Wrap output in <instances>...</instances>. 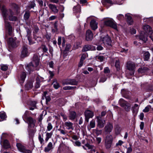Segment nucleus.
Wrapping results in <instances>:
<instances>
[{
    "instance_id": "60",
    "label": "nucleus",
    "mask_w": 153,
    "mask_h": 153,
    "mask_svg": "<svg viewBox=\"0 0 153 153\" xmlns=\"http://www.w3.org/2000/svg\"><path fill=\"white\" fill-rule=\"evenodd\" d=\"M58 44L60 45H61V37H59L58 39Z\"/></svg>"
},
{
    "instance_id": "32",
    "label": "nucleus",
    "mask_w": 153,
    "mask_h": 153,
    "mask_svg": "<svg viewBox=\"0 0 153 153\" xmlns=\"http://www.w3.org/2000/svg\"><path fill=\"white\" fill-rule=\"evenodd\" d=\"M26 73L25 72H22L21 75H20V80L22 81L23 82L26 77Z\"/></svg>"
},
{
    "instance_id": "11",
    "label": "nucleus",
    "mask_w": 153,
    "mask_h": 153,
    "mask_svg": "<svg viewBox=\"0 0 153 153\" xmlns=\"http://www.w3.org/2000/svg\"><path fill=\"white\" fill-rule=\"evenodd\" d=\"M96 118L98 126L100 128L103 127L105 123V121L102 120L101 117H100L97 116Z\"/></svg>"
},
{
    "instance_id": "21",
    "label": "nucleus",
    "mask_w": 153,
    "mask_h": 153,
    "mask_svg": "<svg viewBox=\"0 0 153 153\" xmlns=\"http://www.w3.org/2000/svg\"><path fill=\"white\" fill-rule=\"evenodd\" d=\"M148 71V68L145 67H141L138 70V73L141 74H143L146 73Z\"/></svg>"
},
{
    "instance_id": "1",
    "label": "nucleus",
    "mask_w": 153,
    "mask_h": 153,
    "mask_svg": "<svg viewBox=\"0 0 153 153\" xmlns=\"http://www.w3.org/2000/svg\"><path fill=\"white\" fill-rule=\"evenodd\" d=\"M19 6L15 4H12L11 8L8 10L6 9L4 7H3L1 9L2 15L4 21L5 26L10 35L11 34L12 28L10 22L8 20L16 21L17 18L13 15L19 13Z\"/></svg>"
},
{
    "instance_id": "15",
    "label": "nucleus",
    "mask_w": 153,
    "mask_h": 153,
    "mask_svg": "<svg viewBox=\"0 0 153 153\" xmlns=\"http://www.w3.org/2000/svg\"><path fill=\"white\" fill-rule=\"evenodd\" d=\"M96 50V48L93 46L91 45H85L82 49L83 52L86 51H94Z\"/></svg>"
},
{
    "instance_id": "57",
    "label": "nucleus",
    "mask_w": 153,
    "mask_h": 153,
    "mask_svg": "<svg viewBox=\"0 0 153 153\" xmlns=\"http://www.w3.org/2000/svg\"><path fill=\"white\" fill-rule=\"evenodd\" d=\"M132 149L131 146H130L127 149L126 153H130L132 152Z\"/></svg>"
},
{
    "instance_id": "58",
    "label": "nucleus",
    "mask_w": 153,
    "mask_h": 153,
    "mask_svg": "<svg viewBox=\"0 0 153 153\" xmlns=\"http://www.w3.org/2000/svg\"><path fill=\"white\" fill-rule=\"evenodd\" d=\"M57 17L56 16H52L49 17V20L50 21H51L53 20H54Z\"/></svg>"
},
{
    "instance_id": "2",
    "label": "nucleus",
    "mask_w": 153,
    "mask_h": 153,
    "mask_svg": "<svg viewBox=\"0 0 153 153\" xmlns=\"http://www.w3.org/2000/svg\"><path fill=\"white\" fill-rule=\"evenodd\" d=\"M39 59L37 55H34L33 59L30 64L28 65L26 67V69L29 71H33L35 70H38L39 69Z\"/></svg>"
},
{
    "instance_id": "10",
    "label": "nucleus",
    "mask_w": 153,
    "mask_h": 153,
    "mask_svg": "<svg viewBox=\"0 0 153 153\" xmlns=\"http://www.w3.org/2000/svg\"><path fill=\"white\" fill-rule=\"evenodd\" d=\"M101 40L104 45H111V39L110 37L108 35L101 38Z\"/></svg>"
},
{
    "instance_id": "34",
    "label": "nucleus",
    "mask_w": 153,
    "mask_h": 153,
    "mask_svg": "<svg viewBox=\"0 0 153 153\" xmlns=\"http://www.w3.org/2000/svg\"><path fill=\"white\" fill-rule=\"evenodd\" d=\"M113 140V137L111 135H108L106 136L105 142H112Z\"/></svg>"
},
{
    "instance_id": "14",
    "label": "nucleus",
    "mask_w": 153,
    "mask_h": 153,
    "mask_svg": "<svg viewBox=\"0 0 153 153\" xmlns=\"http://www.w3.org/2000/svg\"><path fill=\"white\" fill-rule=\"evenodd\" d=\"M93 38V34L90 30L87 31L86 33V39L88 41L91 40Z\"/></svg>"
},
{
    "instance_id": "4",
    "label": "nucleus",
    "mask_w": 153,
    "mask_h": 153,
    "mask_svg": "<svg viewBox=\"0 0 153 153\" xmlns=\"http://www.w3.org/2000/svg\"><path fill=\"white\" fill-rule=\"evenodd\" d=\"M126 67L128 70L131 71L130 75L131 76L134 75L136 68L135 63L131 61H129L126 64Z\"/></svg>"
},
{
    "instance_id": "63",
    "label": "nucleus",
    "mask_w": 153,
    "mask_h": 153,
    "mask_svg": "<svg viewBox=\"0 0 153 153\" xmlns=\"http://www.w3.org/2000/svg\"><path fill=\"white\" fill-rule=\"evenodd\" d=\"M97 49L98 51H101L103 49V48L100 45L98 46L97 48Z\"/></svg>"
},
{
    "instance_id": "5",
    "label": "nucleus",
    "mask_w": 153,
    "mask_h": 153,
    "mask_svg": "<svg viewBox=\"0 0 153 153\" xmlns=\"http://www.w3.org/2000/svg\"><path fill=\"white\" fill-rule=\"evenodd\" d=\"M8 44L10 48H15L19 45V41L16 39L11 38L8 39Z\"/></svg>"
},
{
    "instance_id": "44",
    "label": "nucleus",
    "mask_w": 153,
    "mask_h": 153,
    "mask_svg": "<svg viewBox=\"0 0 153 153\" xmlns=\"http://www.w3.org/2000/svg\"><path fill=\"white\" fill-rule=\"evenodd\" d=\"M151 108V106L148 105L145 107V109L143 110V111L144 112H148L149 111L150 108Z\"/></svg>"
},
{
    "instance_id": "37",
    "label": "nucleus",
    "mask_w": 153,
    "mask_h": 153,
    "mask_svg": "<svg viewBox=\"0 0 153 153\" xmlns=\"http://www.w3.org/2000/svg\"><path fill=\"white\" fill-rule=\"evenodd\" d=\"M30 16V11H27L25 13L24 15V18L25 20H27L29 18Z\"/></svg>"
},
{
    "instance_id": "22",
    "label": "nucleus",
    "mask_w": 153,
    "mask_h": 153,
    "mask_svg": "<svg viewBox=\"0 0 153 153\" xmlns=\"http://www.w3.org/2000/svg\"><path fill=\"white\" fill-rule=\"evenodd\" d=\"M113 128L112 125L110 123L107 124L105 128V131L108 132H111Z\"/></svg>"
},
{
    "instance_id": "49",
    "label": "nucleus",
    "mask_w": 153,
    "mask_h": 153,
    "mask_svg": "<svg viewBox=\"0 0 153 153\" xmlns=\"http://www.w3.org/2000/svg\"><path fill=\"white\" fill-rule=\"evenodd\" d=\"M117 18L119 20H121L124 19V16L123 15L120 14L117 16Z\"/></svg>"
},
{
    "instance_id": "59",
    "label": "nucleus",
    "mask_w": 153,
    "mask_h": 153,
    "mask_svg": "<svg viewBox=\"0 0 153 153\" xmlns=\"http://www.w3.org/2000/svg\"><path fill=\"white\" fill-rule=\"evenodd\" d=\"M53 62L52 61H50L49 62V67L52 68L53 67Z\"/></svg>"
},
{
    "instance_id": "17",
    "label": "nucleus",
    "mask_w": 153,
    "mask_h": 153,
    "mask_svg": "<svg viewBox=\"0 0 153 153\" xmlns=\"http://www.w3.org/2000/svg\"><path fill=\"white\" fill-rule=\"evenodd\" d=\"M48 6L49 8L54 14L57 13L58 12V10L55 5L50 4L48 5Z\"/></svg>"
},
{
    "instance_id": "43",
    "label": "nucleus",
    "mask_w": 153,
    "mask_h": 153,
    "mask_svg": "<svg viewBox=\"0 0 153 153\" xmlns=\"http://www.w3.org/2000/svg\"><path fill=\"white\" fill-rule=\"evenodd\" d=\"M53 128V126L51 123H49L48 124L47 126V131H51Z\"/></svg>"
},
{
    "instance_id": "20",
    "label": "nucleus",
    "mask_w": 153,
    "mask_h": 153,
    "mask_svg": "<svg viewBox=\"0 0 153 153\" xmlns=\"http://www.w3.org/2000/svg\"><path fill=\"white\" fill-rule=\"evenodd\" d=\"M53 149L52 143L50 142L48 144L47 146L45 147L44 151L45 152H48Z\"/></svg>"
},
{
    "instance_id": "42",
    "label": "nucleus",
    "mask_w": 153,
    "mask_h": 153,
    "mask_svg": "<svg viewBox=\"0 0 153 153\" xmlns=\"http://www.w3.org/2000/svg\"><path fill=\"white\" fill-rule=\"evenodd\" d=\"M96 58L98 60L101 62L103 61L104 57L102 56H96Z\"/></svg>"
},
{
    "instance_id": "55",
    "label": "nucleus",
    "mask_w": 153,
    "mask_h": 153,
    "mask_svg": "<svg viewBox=\"0 0 153 153\" xmlns=\"http://www.w3.org/2000/svg\"><path fill=\"white\" fill-rule=\"evenodd\" d=\"M35 3L34 2H30V5L29 7L30 8H33L35 7Z\"/></svg>"
},
{
    "instance_id": "39",
    "label": "nucleus",
    "mask_w": 153,
    "mask_h": 153,
    "mask_svg": "<svg viewBox=\"0 0 153 153\" xmlns=\"http://www.w3.org/2000/svg\"><path fill=\"white\" fill-rule=\"evenodd\" d=\"M95 121L93 119L90 123V127L91 128H93L95 127Z\"/></svg>"
},
{
    "instance_id": "40",
    "label": "nucleus",
    "mask_w": 153,
    "mask_h": 153,
    "mask_svg": "<svg viewBox=\"0 0 153 153\" xmlns=\"http://www.w3.org/2000/svg\"><path fill=\"white\" fill-rule=\"evenodd\" d=\"M39 140V141L40 143L42 144L44 142L43 136L41 135V134H39L38 136Z\"/></svg>"
},
{
    "instance_id": "47",
    "label": "nucleus",
    "mask_w": 153,
    "mask_h": 153,
    "mask_svg": "<svg viewBox=\"0 0 153 153\" xmlns=\"http://www.w3.org/2000/svg\"><path fill=\"white\" fill-rule=\"evenodd\" d=\"M8 69V66L5 65H3L1 67V69L3 71H6Z\"/></svg>"
},
{
    "instance_id": "27",
    "label": "nucleus",
    "mask_w": 153,
    "mask_h": 153,
    "mask_svg": "<svg viewBox=\"0 0 153 153\" xmlns=\"http://www.w3.org/2000/svg\"><path fill=\"white\" fill-rule=\"evenodd\" d=\"M3 146L6 149L9 148L10 147L8 141L7 140H4L3 143Z\"/></svg>"
},
{
    "instance_id": "24",
    "label": "nucleus",
    "mask_w": 153,
    "mask_h": 153,
    "mask_svg": "<svg viewBox=\"0 0 153 153\" xmlns=\"http://www.w3.org/2000/svg\"><path fill=\"white\" fill-rule=\"evenodd\" d=\"M139 108V105L137 104H135L132 108L133 113L137 114Z\"/></svg>"
},
{
    "instance_id": "56",
    "label": "nucleus",
    "mask_w": 153,
    "mask_h": 153,
    "mask_svg": "<svg viewBox=\"0 0 153 153\" xmlns=\"http://www.w3.org/2000/svg\"><path fill=\"white\" fill-rule=\"evenodd\" d=\"M36 102V101H31L30 103V105L33 107H35Z\"/></svg>"
},
{
    "instance_id": "36",
    "label": "nucleus",
    "mask_w": 153,
    "mask_h": 153,
    "mask_svg": "<svg viewBox=\"0 0 153 153\" xmlns=\"http://www.w3.org/2000/svg\"><path fill=\"white\" fill-rule=\"evenodd\" d=\"M115 66L117 71H119L120 70V62L119 60L116 61L115 63Z\"/></svg>"
},
{
    "instance_id": "45",
    "label": "nucleus",
    "mask_w": 153,
    "mask_h": 153,
    "mask_svg": "<svg viewBox=\"0 0 153 153\" xmlns=\"http://www.w3.org/2000/svg\"><path fill=\"white\" fill-rule=\"evenodd\" d=\"M87 56L88 54L87 53H84L82 54L80 59L84 61V59L86 58L87 57Z\"/></svg>"
},
{
    "instance_id": "16",
    "label": "nucleus",
    "mask_w": 153,
    "mask_h": 153,
    "mask_svg": "<svg viewBox=\"0 0 153 153\" xmlns=\"http://www.w3.org/2000/svg\"><path fill=\"white\" fill-rule=\"evenodd\" d=\"M64 125L65 127H66V129L68 130H73L74 128L73 127V123L68 121L65 123Z\"/></svg>"
},
{
    "instance_id": "51",
    "label": "nucleus",
    "mask_w": 153,
    "mask_h": 153,
    "mask_svg": "<svg viewBox=\"0 0 153 153\" xmlns=\"http://www.w3.org/2000/svg\"><path fill=\"white\" fill-rule=\"evenodd\" d=\"M123 142L121 140H119L118 142L116 143V146H121L123 143Z\"/></svg>"
},
{
    "instance_id": "19",
    "label": "nucleus",
    "mask_w": 153,
    "mask_h": 153,
    "mask_svg": "<svg viewBox=\"0 0 153 153\" xmlns=\"http://www.w3.org/2000/svg\"><path fill=\"white\" fill-rule=\"evenodd\" d=\"M120 105L123 107L127 106L129 107L130 108V104L126 101L124 100L123 99H120Z\"/></svg>"
},
{
    "instance_id": "41",
    "label": "nucleus",
    "mask_w": 153,
    "mask_h": 153,
    "mask_svg": "<svg viewBox=\"0 0 153 153\" xmlns=\"http://www.w3.org/2000/svg\"><path fill=\"white\" fill-rule=\"evenodd\" d=\"M112 142H105V147L107 149L110 148L111 146Z\"/></svg>"
},
{
    "instance_id": "7",
    "label": "nucleus",
    "mask_w": 153,
    "mask_h": 153,
    "mask_svg": "<svg viewBox=\"0 0 153 153\" xmlns=\"http://www.w3.org/2000/svg\"><path fill=\"white\" fill-rule=\"evenodd\" d=\"M28 124V126L30 128H34L35 126L36 120L32 117H29L25 121Z\"/></svg>"
},
{
    "instance_id": "3",
    "label": "nucleus",
    "mask_w": 153,
    "mask_h": 153,
    "mask_svg": "<svg viewBox=\"0 0 153 153\" xmlns=\"http://www.w3.org/2000/svg\"><path fill=\"white\" fill-rule=\"evenodd\" d=\"M143 29L145 31V36L141 34L139 38L140 39L142 40L144 42H146L147 40V35H152L153 33V31L150 27L148 25H144L143 27Z\"/></svg>"
},
{
    "instance_id": "64",
    "label": "nucleus",
    "mask_w": 153,
    "mask_h": 153,
    "mask_svg": "<svg viewBox=\"0 0 153 153\" xmlns=\"http://www.w3.org/2000/svg\"><path fill=\"white\" fill-rule=\"evenodd\" d=\"M45 99L46 102H49L51 99L50 97L49 96L45 97Z\"/></svg>"
},
{
    "instance_id": "62",
    "label": "nucleus",
    "mask_w": 153,
    "mask_h": 153,
    "mask_svg": "<svg viewBox=\"0 0 153 153\" xmlns=\"http://www.w3.org/2000/svg\"><path fill=\"white\" fill-rule=\"evenodd\" d=\"M144 117V114L143 113H141L140 115V119L141 120H143Z\"/></svg>"
},
{
    "instance_id": "61",
    "label": "nucleus",
    "mask_w": 153,
    "mask_h": 153,
    "mask_svg": "<svg viewBox=\"0 0 153 153\" xmlns=\"http://www.w3.org/2000/svg\"><path fill=\"white\" fill-rule=\"evenodd\" d=\"M144 126V123L143 122H141L140 125V128L141 130H143V129Z\"/></svg>"
},
{
    "instance_id": "38",
    "label": "nucleus",
    "mask_w": 153,
    "mask_h": 153,
    "mask_svg": "<svg viewBox=\"0 0 153 153\" xmlns=\"http://www.w3.org/2000/svg\"><path fill=\"white\" fill-rule=\"evenodd\" d=\"M6 114L5 113H0V121L4 120L6 118Z\"/></svg>"
},
{
    "instance_id": "6",
    "label": "nucleus",
    "mask_w": 153,
    "mask_h": 153,
    "mask_svg": "<svg viewBox=\"0 0 153 153\" xmlns=\"http://www.w3.org/2000/svg\"><path fill=\"white\" fill-rule=\"evenodd\" d=\"M104 25L109 26L114 29L117 30V29L116 25L114 23V21L112 19L106 20L104 22Z\"/></svg>"
},
{
    "instance_id": "29",
    "label": "nucleus",
    "mask_w": 153,
    "mask_h": 153,
    "mask_svg": "<svg viewBox=\"0 0 153 153\" xmlns=\"http://www.w3.org/2000/svg\"><path fill=\"white\" fill-rule=\"evenodd\" d=\"M86 147L88 148V149H91V152H95L96 150L95 149H94V147L93 146L90 145L88 143L86 144L85 145Z\"/></svg>"
},
{
    "instance_id": "30",
    "label": "nucleus",
    "mask_w": 153,
    "mask_h": 153,
    "mask_svg": "<svg viewBox=\"0 0 153 153\" xmlns=\"http://www.w3.org/2000/svg\"><path fill=\"white\" fill-rule=\"evenodd\" d=\"M53 135V132H47L46 134V138L45 139V141L46 142H47L49 139Z\"/></svg>"
},
{
    "instance_id": "48",
    "label": "nucleus",
    "mask_w": 153,
    "mask_h": 153,
    "mask_svg": "<svg viewBox=\"0 0 153 153\" xmlns=\"http://www.w3.org/2000/svg\"><path fill=\"white\" fill-rule=\"evenodd\" d=\"M58 130L59 131H60L61 134H63L64 135H65L67 132V131H65L63 129H61L60 128H59L58 129Z\"/></svg>"
},
{
    "instance_id": "23",
    "label": "nucleus",
    "mask_w": 153,
    "mask_h": 153,
    "mask_svg": "<svg viewBox=\"0 0 153 153\" xmlns=\"http://www.w3.org/2000/svg\"><path fill=\"white\" fill-rule=\"evenodd\" d=\"M76 112L74 111H71L70 112L69 116V119L71 120H74L76 118Z\"/></svg>"
},
{
    "instance_id": "9",
    "label": "nucleus",
    "mask_w": 153,
    "mask_h": 153,
    "mask_svg": "<svg viewBox=\"0 0 153 153\" xmlns=\"http://www.w3.org/2000/svg\"><path fill=\"white\" fill-rule=\"evenodd\" d=\"M85 120L87 122L89 121V119L90 118H92L94 116L93 113L91 111L87 110L85 112Z\"/></svg>"
},
{
    "instance_id": "46",
    "label": "nucleus",
    "mask_w": 153,
    "mask_h": 153,
    "mask_svg": "<svg viewBox=\"0 0 153 153\" xmlns=\"http://www.w3.org/2000/svg\"><path fill=\"white\" fill-rule=\"evenodd\" d=\"M41 48L42 49L43 52H46L48 51V49L45 45H42Z\"/></svg>"
},
{
    "instance_id": "25",
    "label": "nucleus",
    "mask_w": 153,
    "mask_h": 153,
    "mask_svg": "<svg viewBox=\"0 0 153 153\" xmlns=\"http://www.w3.org/2000/svg\"><path fill=\"white\" fill-rule=\"evenodd\" d=\"M81 7L79 5H77L74 7L73 8L74 13H80L81 12Z\"/></svg>"
},
{
    "instance_id": "35",
    "label": "nucleus",
    "mask_w": 153,
    "mask_h": 153,
    "mask_svg": "<svg viewBox=\"0 0 153 153\" xmlns=\"http://www.w3.org/2000/svg\"><path fill=\"white\" fill-rule=\"evenodd\" d=\"M40 81L38 78H37L36 79V83L35 84L36 88H38L40 87Z\"/></svg>"
},
{
    "instance_id": "54",
    "label": "nucleus",
    "mask_w": 153,
    "mask_h": 153,
    "mask_svg": "<svg viewBox=\"0 0 153 153\" xmlns=\"http://www.w3.org/2000/svg\"><path fill=\"white\" fill-rule=\"evenodd\" d=\"M104 72L105 73H109L110 72L109 68L108 67H106L104 68Z\"/></svg>"
},
{
    "instance_id": "8",
    "label": "nucleus",
    "mask_w": 153,
    "mask_h": 153,
    "mask_svg": "<svg viewBox=\"0 0 153 153\" xmlns=\"http://www.w3.org/2000/svg\"><path fill=\"white\" fill-rule=\"evenodd\" d=\"M16 146L19 151L24 153H30L31 151L27 149L25 147L20 143H17Z\"/></svg>"
},
{
    "instance_id": "31",
    "label": "nucleus",
    "mask_w": 153,
    "mask_h": 153,
    "mask_svg": "<svg viewBox=\"0 0 153 153\" xmlns=\"http://www.w3.org/2000/svg\"><path fill=\"white\" fill-rule=\"evenodd\" d=\"M30 112L29 111H26L24 115L23 116L22 118L25 121L28 119L29 117Z\"/></svg>"
},
{
    "instance_id": "12",
    "label": "nucleus",
    "mask_w": 153,
    "mask_h": 153,
    "mask_svg": "<svg viewBox=\"0 0 153 153\" xmlns=\"http://www.w3.org/2000/svg\"><path fill=\"white\" fill-rule=\"evenodd\" d=\"M77 82L75 79H68L63 82V84L76 85H77Z\"/></svg>"
},
{
    "instance_id": "50",
    "label": "nucleus",
    "mask_w": 153,
    "mask_h": 153,
    "mask_svg": "<svg viewBox=\"0 0 153 153\" xmlns=\"http://www.w3.org/2000/svg\"><path fill=\"white\" fill-rule=\"evenodd\" d=\"M27 38L29 42V44L30 45H31L34 44V42L32 41V38L30 36H28L27 37Z\"/></svg>"
},
{
    "instance_id": "13",
    "label": "nucleus",
    "mask_w": 153,
    "mask_h": 153,
    "mask_svg": "<svg viewBox=\"0 0 153 153\" xmlns=\"http://www.w3.org/2000/svg\"><path fill=\"white\" fill-rule=\"evenodd\" d=\"M28 52L27 51V46L24 45L22 48V50L21 54V56L24 57L27 56Z\"/></svg>"
},
{
    "instance_id": "52",
    "label": "nucleus",
    "mask_w": 153,
    "mask_h": 153,
    "mask_svg": "<svg viewBox=\"0 0 153 153\" xmlns=\"http://www.w3.org/2000/svg\"><path fill=\"white\" fill-rule=\"evenodd\" d=\"M71 45L70 44H68L66 45L65 50L66 51H68L71 49Z\"/></svg>"
},
{
    "instance_id": "33",
    "label": "nucleus",
    "mask_w": 153,
    "mask_h": 153,
    "mask_svg": "<svg viewBox=\"0 0 153 153\" xmlns=\"http://www.w3.org/2000/svg\"><path fill=\"white\" fill-rule=\"evenodd\" d=\"M144 59L145 61H148L149 58L150 54L148 51L145 52L144 53Z\"/></svg>"
},
{
    "instance_id": "18",
    "label": "nucleus",
    "mask_w": 153,
    "mask_h": 153,
    "mask_svg": "<svg viewBox=\"0 0 153 153\" xmlns=\"http://www.w3.org/2000/svg\"><path fill=\"white\" fill-rule=\"evenodd\" d=\"M98 23L94 20H92L90 22V25L92 29L95 30L97 28Z\"/></svg>"
},
{
    "instance_id": "28",
    "label": "nucleus",
    "mask_w": 153,
    "mask_h": 153,
    "mask_svg": "<svg viewBox=\"0 0 153 153\" xmlns=\"http://www.w3.org/2000/svg\"><path fill=\"white\" fill-rule=\"evenodd\" d=\"M53 85L54 88L56 89H58L60 87L59 84L57 82L56 79H54L53 80Z\"/></svg>"
},
{
    "instance_id": "53",
    "label": "nucleus",
    "mask_w": 153,
    "mask_h": 153,
    "mask_svg": "<svg viewBox=\"0 0 153 153\" xmlns=\"http://www.w3.org/2000/svg\"><path fill=\"white\" fill-rule=\"evenodd\" d=\"M49 73L50 75L49 76V78L50 79H52L54 75V73H53V72L49 71Z\"/></svg>"
},
{
    "instance_id": "26",
    "label": "nucleus",
    "mask_w": 153,
    "mask_h": 153,
    "mask_svg": "<svg viewBox=\"0 0 153 153\" xmlns=\"http://www.w3.org/2000/svg\"><path fill=\"white\" fill-rule=\"evenodd\" d=\"M126 17L128 23L129 25H131L133 23V20L131 17L128 14H126Z\"/></svg>"
}]
</instances>
